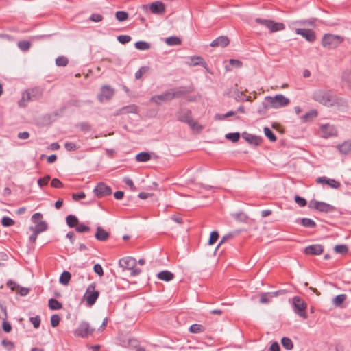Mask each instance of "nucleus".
<instances>
[{
  "label": "nucleus",
  "mask_w": 351,
  "mask_h": 351,
  "mask_svg": "<svg viewBox=\"0 0 351 351\" xmlns=\"http://www.w3.org/2000/svg\"><path fill=\"white\" fill-rule=\"evenodd\" d=\"M195 90L193 85L179 86L171 88L173 99L185 98L187 101L192 102L197 100L195 96H187Z\"/></svg>",
  "instance_id": "obj_1"
},
{
  "label": "nucleus",
  "mask_w": 351,
  "mask_h": 351,
  "mask_svg": "<svg viewBox=\"0 0 351 351\" xmlns=\"http://www.w3.org/2000/svg\"><path fill=\"white\" fill-rule=\"evenodd\" d=\"M8 317L6 307L0 302V319L5 320Z\"/></svg>",
  "instance_id": "obj_57"
},
{
  "label": "nucleus",
  "mask_w": 351,
  "mask_h": 351,
  "mask_svg": "<svg viewBox=\"0 0 351 351\" xmlns=\"http://www.w3.org/2000/svg\"><path fill=\"white\" fill-rule=\"evenodd\" d=\"M229 43L230 40L226 36H220L213 40L210 45L213 47H225L228 45Z\"/></svg>",
  "instance_id": "obj_17"
},
{
  "label": "nucleus",
  "mask_w": 351,
  "mask_h": 351,
  "mask_svg": "<svg viewBox=\"0 0 351 351\" xmlns=\"http://www.w3.org/2000/svg\"><path fill=\"white\" fill-rule=\"evenodd\" d=\"M115 16H116V19L119 21L123 22V21H126L128 19L129 15H128V13L127 12H125V11H117L115 13Z\"/></svg>",
  "instance_id": "obj_42"
},
{
  "label": "nucleus",
  "mask_w": 351,
  "mask_h": 351,
  "mask_svg": "<svg viewBox=\"0 0 351 351\" xmlns=\"http://www.w3.org/2000/svg\"><path fill=\"white\" fill-rule=\"evenodd\" d=\"M61 318L59 315L55 314L51 317V325L52 327H56L59 325Z\"/></svg>",
  "instance_id": "obj_53"
},
{
  "label": "nucleus",
  "mask_w": 351,
  "mask_h": 351,
  "mask_svg": "<svg viewBox=\"0 0 351 351\" xmlns=\"http://www.w3.org/2000/svg\"><path fill=\"white\" fill-rule=\"evenodd\" d=\"M110 233L105 230L102 227L98 226L95 234V237L99 241H106L108 239Z\"/></svg>",
  "instance_id": "obj_21"
},
{
  "label": "nucleus",
  "mask_w": 351,
  "mask_h": 351,
  "mask_svg": "<svg viewBox=\"0 0 351 351\" xmlns=\"http://www.w3.org/2000/svg\"><path fill=\"white\" fill-rule=\"evenodd\" d=\"M149 71L148 66H141L136 73H135V78L136 80H139L141 78L142 75Z\"/></svg>",
  "instance_id": "obj_47"
},
{
  "label": "nucleus",
  "mask_w": 351,
  "mask_h": 351,
  "mask_svg": "<svg viewBox=\"0 0 351 351\" xmlns=\"http://www.w3.org/2000/svg\"><path fill=\"white\" fill-rule=\"evenodd\" d=\"M237 101H251V97L245 95L243 92H237L235 97Z\"/></svg>",
  "instance_id": "obj_41"
},
{
  "label": "nucleus",
  "mask_w": 351,
  "mask_h": 351,
  "mask_svg": "<svg viewBox=\"0 0 351 351\" xmlns=\"http://www.w3.org/2000/svg\"><path fill=\"white\" fill-rule=\"evenodd\" d=\"M317 117V111L316 110H311L310 111L307 112L302 117V120L303 122L306 123V122L312 121Z\"/></svg>",
  "instance_id": "obj_28"
},
{
  "label": "nucleus",
  "mask_w": 351,
  "mask_h": 351,
  "mask_svg": "<svg viewBox=\"0 0 351 351\" xmlns=\"http://www.w3.org/2000/svg\"><path fill=\"white\" fill-rule=\"evenodd\" d=\"M240 136L241 135L239 132H232L226 134V138L233 143L237 142L239 140Z\"/></svg>",
  "instance_id": "obj_44"
},
{
  "label": "nucleus",
  "mask_w": 351,
  "mask_h": 351,
  "mask_svg": "<svg viewBox=\"0 0 351 351\" xmlns=\"http://www.w3.org/2000/svg\"><path fill=\"white\" fill-rule=\"evenodd\" d=\"M234 233H228L226 235H224L222 239H221L219 243L217 246V249H218L223 243H226L228 240L232 239L234 237Z\"/></svg>",
  "instance_id": "obj_56"
},
{
  "label": "nucleus",
  "mask_w": 351,
  "mask_h": 351,
  "mask_svg": "<svg viewBox=\"0 0 351 351\" xmlns=\"http://www.w3.org/2000/svg\"><path fill=\"white\" fill-rule=\"evenodd\" d=\"M296 33L302 35L309 42H313L315 40V34L313 30L310 29H297Z\"/></svg>",
  "instance_id": "obj_18"
},
{
  "label": "nucleus",
  "mask_w": 351,
  "mask_h": 351,
  "mask_svg": "<svg viewBox=\"0 0 351 351\" xmlns=\"http://www.w3.org/2000/svg\"><path fill=\"white\" fill-rule=\"evenodd\" d=\"M313 99L324 106H329L332 101L333 95L330 90L319 89L313 93Z\"/></svg>",
  "instance_id": "obj_4"
},
{
  "label": "nucleus",
  "mask_w": 351,
  "mask_h": 351,
  "mask_svg": "<svg viewBox=\"0 0 351 351\" xmlns=\"http://www.w3.org/2000/svg\"><path fill=\"white\" fill-rule=\"evenodd\" d=\"M342 79L348 83L349 86L351 87V71H346L343 72Z\"/></svg>",
  "instance_id": "obj_55"
},
{
  "label": "nucleus",
  "mask_w": 351,
  "mask_h": 351,
  "mask_svg": "<svg viewBox=\"0 0 351 351\" xmlns=\"http://www.w3.org/2000/svg\"><path fill=\"white\" fill-rule=\"evenodd\" d=\"M32 230H35L37 233L40 234L47 229V224L45 221H42L36 223L35 227H30Z\"/></svg>",
  "instance_id": "obj_32"
},
{
  "label": "nucleus",
  "mask_w": 351,
  "mask_h": 351,
  "mask_svg": "<svg viewBox=\"0 0 351 351\" xmlns=\"http://www.w3.org/2000/svg\"><path fill=\"white\" fill-rule=\"evenodd\" d=\"M64 147L69 152L75 151L76 149H78V147L77 146V145L75 143H72V142H66V143H64Z\"/></svg>",
  "instance_id": "obj_58"
},
{
  "label": "nucleus",
  "mask_w": 351,
  "mask_h": 351,
  "mask_svg": "<svg viewBox=\"0 0 351 351\" xmlns=\"http://www.w3.org/2000/svg\"><path fill=\"white\" fill-rule=\"evenodd\" d=\"M347 298V295L346 294H340L335 297L332 300L333 304L337 307L341 306L343 302Z\"/></svg>",
  "instance_id": "obj_34"
},
{
  "label": "nucleus",
  "mask_w": 351,
  "mask_h": 351,
  "mask_svg": "<svg viewBox=\"0 0 351 351\" xmlns=\"http://www.w3.org/2000/svg\"><path fill=\"white\" fill-rule=\"evenodd\" d=\"M235 112L234 111H229L227 113L224 114H215V119L216 120H223L229 117H231V116H233L235 114Z\"/></svg>",
  "instance_id": "obj_50"
},
{
  "label": "nucleus",
  "mask_w": 351,
  "mask_h": 351,
  "mask_svg": "<svg viewBox=\"0 0 351 351\" xmlns=\"http://www.w3.org/2000/svg\"><path fill=\"white\" fill-rule=\"evenodd\" d=\"M190 66H202V67L207 69V63L204 61V58L201 56H194L190 57Z\"/></svg>",
  "instance_id": "obj_22"
},
{
  "label": "nucleus",
  "mask_w": 351,
  "mask_h": 351,
  "mask_svg": "<svg viewBox=\"0 0 351 351\" xmlns=\"http://www.w3.org/2000/svg\"><path fill=\"white\" fill-rule=\"evenodd\" d=\"M75 231L79 233L88 232L90 231V228L82 223H80L79 222L78 225L75 228Z\"/></svg>",
  "instance_id": "obj_46"
},
{
  "label": "nucleus",
  "mask_w": 351,
  "mask_h": 351,
  "mask_svg": "<svg viewBox=\"0 0 351 351\" xmlns=\"http://www.w3.org/2000/svg\"><path fill=\"white\" fill-rule=\"evenodd\" d=\"M219 233L217 231H213L211 232L210 234V238L208 240V245H213L219 239Z\"/></svg>",
  "instance_id": "obj_49"
},
{
  "label": "nucleus",
  "mask_w": 351,
  "mask_h": 351,
  "mask_svg": "<svg viewBox=\"0 0 351 351\" xmlns=\"http://www.w3.org/2000/svg\"><path fill=\"white\" fill-rule=\"evenodd\" d=\"M271 108L270 106H269L268 101L265 100L262 102V104L259 106L257 109V113L262 117H265L267 116L268 109Z\"/></svg>",
  "instance_id": "obj_25"
},
{
  "label": "nucleus",
  "mask_w": 351,
  "mask_h": 351,
  "mask_svg": "<svg viewBox=\"0 0 351 351\" xmlns=\"http://www.w3.org/2000/svg\"><path fill=\"white\" fill-rule=\"evenodd\" d=\"M69 63V60L65 56H58L56 59V64L58 66H66Z\"/></svg>",
  "instance_id": "obj_43"
},
{
  "label": "nucleus",
  "mask_w": 351,
  "mask_h": 351,
  "mask_svg": "<svg viewBox=\"0 0 351 351\" xmlns=\"http://www.w3.org/2000/svg\"><path fill=\"white\" fill-rule=\"evenodd\" d=\"M95 330V328L91 327L87 322L83 321L80 323L78 327L74 331V335L76 337L87 338L92 335Z\"/></svg>",
  "instance_id": "obj_8"
},
{
  "label": "nucleus",
  "mask_w": 351,
  "mask_h": 351,
  "mask_svg": "<svg viewBox=\"0 0 351 351\" xmlns=\"http://www.w3.org/2000/svg\"><path fill=\"white\" fill-rule=\"evenodd\" d=\"M71 274L69 271H64L59 278V282L63 285H67L71 280Z\"/></svg>",
  "instance_id": "obj_29"
},
{
  "label": "nucleus",
  "mask_w": 351,
  "mask_h": 351,
  "mask_svg": "<svg viewBox=\"0 0 351 351\" xmlns=\"http://www.w3.org/2000/svg\"><path fill=\"white\" fill-rule=\"evenodd\" d=\"M114 94V89L112 88L110 86L105 85L102 86L101 93L98 96V98L101 101H103V98L108 100L113 97Z\"/></svg>",
  "instance_id": "obj_16"
},
{
  "label": "nucleus",
  "mask_w": 351,
  "mask_h": 351,
  "mask_svg": "<svg viewBox=\"0 0 351 351\" xmlns=\"http://www.w3.org/2000/svg\"><path fill=\"white\" fill-rule=\"evenodd\" d=\"M300 220V223L305 228H315L317 225L316 223L309 218H302Z\"/></svg>",
  "instance_id": "obj_33"
},
{
  "label": "nucleus",
  "mask_w": 351,
  "mask_h": 351,
  "mask_svg": "<svg viewBox=\"0 0 351 351\" xmlns=\"http://www.w3.org/2000/svg\"><path fill=\"white\" fill-rule=\"evenodd\" d=\"M189 331L193 334L200 333L204 331V327L198 324H193L189 328Z\"/></svg>",
  "instance_id": "obj_39"
},
{
  "label": "nucleus",
  "mask_w": 351,
  "mask_h": 351,
  "mask_svg": "<svg viewBox=\"0 0 351 351\" xmlns=\"http://www.w3.org/2000/svg\"><path fill=\"white\" fill-rule=\"evenodd\" d=\"M119 265L123 269L130 270L136 267V261L134 258L127 256L121 258Z\"/></svg>",
  "instance_id": "obj_14"
},
{
  "label": "nucleus",
  "mask_w": 351,
  "mask_h": 351,
  "mask_svg": "<svg viewBox=\"0 0 351 351\" xmlns=\"http://www.w3.org/2000/svg\"><path fill=\"white\" fill-rule=\"evenodd\" d=\"M264 133L267 138H268L271 141L274 142L276 141L277 138L274 133L272 132L271 129L267 127L264 128Z\"/></svg>",
  "instance_id": "obj_45"
},
{
  "label": "nucleus",
  "mask_w": 351,
  "mask_h": 351,
  "mask_svg": "<svg viewBox=\"0 0 351 351\" xmlns=\"http://www.w3.org/2000/svg\"><path fill=\"white\" fill-rule=\"evenodd\" d=\"M131 37L128 35H119L117 36V40L121 44H125L131 40Z\"/></svg>",
  "instance_id": "obj_61"
},
{
  "label": "nucleus",
  "mask_w": 351,
  "mask_h": 351,
  "mask_svg": "<svg viewBox=\"0 0 351 351\" xmlns=\"http://www.w3.org/2000/svg\"><path fill=\"white\" fill-rule=\"evenodd\" d=\"M150 11L153 14H162L165 12V7L162 2L155 1L150 5Z\"/></svg>",
  "instance_id": "obj_19"
},
{
  "label": "nucleus",
  "mask_w": 351,
  "mask_h": 351,
  "mask_svg": "<svg viewBox=\"0 0 351 351\" xmlns=\"http://www.w3.org/2000/svg\"><path fill=\"white\" fill-rule=\"evenodd\" d=\"M93 270L99 277H101L104 276V270L100 264H99V263L95 264L93 267Z\"/></svg>",
  "instance_id": "obj_64"
},
{
  "label": "nucleus",
  "mask_w": 351,
  "mask_h": 351,
  "mask_svg": "<svg viewBox=\"0 0 351 351\" xmlns=\"http://www.w3.org/2000/svg\"><path fill=\"white\" fill-rule=\"evenodd\" d=\"M242 137L250 144L259 145L261 143V138L254 134H249L246 132H243Z\"/></svg>",
  "instance_id": "obj_20"
},
{
  "label": "nucleus",
  "mask_w": 351,
  "mask_h": 351,
  "mask_svg": "<svg viewBox=\"0 0 351 351\" xmlns=\"http://www.w3.org/2000/svg\"><path fill=\"white\" fill-rule=\"evenodd\" d=\"M66 222L67 226L69 228H75L80 221H79L78 218L75 215H69L66 217Z\"/></svg>",
  "instance_id": "obj_27"
},
{
  "label": "nucleus",
  "mask_w": 351,
  "mask_h": 351,
  "mask_svg": "<svg viewBox=\"0 0 351 351\" xmlns=\"http://www.w3.org/2000/svg\"><path fill=\"white\" fill-rule=\"evenodd\" d=\"M295 202L297 204H298L301 207H304L306 205L307 202L306 200L300 196L296 195L295 197Z\"/></svg>",
  "instance_id": "obj_62"
},
{
  "label": "nucleus",
  "mask_w": 351,
  "mask_h": 351,
  "mask_svg": "<svg viewBox=\"0 0 351 351\" xmlns=\"http://www.w3.org/2000/svg\"><path fill=\"white\" fill-rule=\"evenodd\" d=\"M336 253L345 254L348 252V248L346 245H337L334 248Z\"/></svg>",
  "instance_id": "obj_48"
},
{
  "label": "nucleus",
  "mask_w": 351,
  "mask_h": 351,
  "mask_svg": "<svg viewBox=\"0 0 351 351\" xmlns=\"http://www.w3.org/2000/svg\"><path fill=\"white\" fill-rule=\"evenodd\" d=\"M1 223L5 227H9L13 226L15 222L14 221L10 218L9 217H3L1 219Z\"/></svg>",
  "instance_id": "obj_51"
},
{
  "label": "nucleus",
  "mask_w": 351,
  "mask_h": 351,
  "mask_svg": "<svg viewBox=\"0 0 351 351\" xmlns=\"http://www.w3.org/2000/svg\"><path fill=\"white\" fill-rule=\"evenodd\" d=\"M96 284L95 282L88 285L84 295V300L88 306H91L96 302L99 296V291L95 289Z\"/></svg>",
  "instance_id": "obj_6"
},
{
  "label": "nucleus",
  "mask_w": 351,
  "mask_h": 351,
  "mask_svg": "<svg viewBox=\"0 0 351 351\" xmlns=\"http://www.w3.org/2000/svg\"><path fill=\"white\" fill-rule=\"evenodd\" d=\"M281 343L284 348L288 350H291L293 348V343L291 339L289 337H284L281 339Z\"/></svg>",
  "instance_id": "obj_36"
},
{
  "label": "nucleus",
  "mask_w": 351,
  "mask_h": 351,
  "mask_svg": "<svg viewBox=\"0 0 351 351\" xmlns=\"http://www.w3.org/2000/svg\"><path fill=\"white\" fill-rule=\"evenodd\" d=\"M18 47L23 51H27L31 47V43L27 40H21L17 43Z\"/></svg>",
  "instance_id": "obj_40"
},
{
  "label": "nucleus",
  "mask_w": 351,
  "mask_h": 351,
  "mask_svg": "<svg viewBox=\"0 0 351 351\" xmlns=\"http://www.w3.org/2000/svg\"><path fill=\"white\" fill-rule=\"evenodd\" d=\"M265 100L268 101L271 108L275 109L285 107L290 103L289 99L281 94L276 95L274 97L266 96Z\"/></svg>",
  "instance_id": "obj_5"
},
{
  "label": "nucleus",
  "mask_w": 351,
  "mask_h": 351,
  "mask_svg": "<svg viewBox=\"0 0 351 351\" xmlns=\"http://www.w3.org/2000/svg\"><path fill=\"white\" fill-rule=\"evenodd\" d=\"M308 208L317 210L324 213H332L335 210V207L324 202H319L312 199L308 203Z\"/></svg>",
  "instance_id": "obj_9"
},
{
  "label": "nucleus",
  "mask_w": 351,
  "mask_h": 351,
  "mask_svg": "<svg viewBox=\"0 0 351 351\" xmlns=\"http://www.w3.org/2000/svg\"><path fill=\"white\" fill-rule=\"evenodd\" d=\"M165 43L169 46L180 45L182 40L177 36H170L166 38Z\"/></svg>",
  "instance_id": "obj_35"
},
{
  "label": "nucleus",
  "mask_w": 351,
  "mask_h": 351,
  "mask_svg": "<svg viewBox=\"0 0 351 351\" xmlns=\"http://www.w3.org/2000/svg\"><path fill=\"white\" fill-rule=\"evenodd\" d=\"M173 99L171 89L167 90L163 94L156 95L151 97V101L160 104L162 101H167Z\"/></svg>",
  "instance_id": "obj_13"
},
{
  "label": "nucleus",
  "mask_w": 351,
  "mask_h": 351,
  "mask_svg": "<svg viewBox=\"0 0 351 351\" xmlns=\"http://www.w3.org/2000/svg\"><path fill=\"white\" fill-rule=\"evenodd\" d=\"M322 136L324 138H328L331 136H337V132L333 125L328 123L320 126Z\"/></svg>",
  "instance_id": "obj_12"
},
{
  "label": "nucleus",
  "mask_w": 351,
  "mask_h": 351,
  "mask_svg": "<svg viewBox=\"0 0 351 351\" xmlns=\"http://www.w3.org/2000/svg\"><path fill=\"white\" fill-rule=\"evenodd\" d=\"M1 344L8 350H11L14 348V343L7 339H3Z\"/></svg>",
  "instance_id": "obj_59"
},
{
  "label": "nucleus",
  "mask_w": 351,
  "mask_h": 351,
  "mask_svg": "<svg viewBox=\"0 0 351 351\" xmlns=\"http://www.w3.org/2000/svg\"><path fill=\"white\" fill-rule=\"evenodd\" d=\"M43 96V90L38 87H34L27 89L22 94V97L19 101V106L25 107V103L28 101H34L40 99Z\"/></svg>",
  "instance_id": "obj_2"
},
{
  "label": "nucleus",
  "mask_w": 351,
  "mask_h": 351,
  "mask_svg": "<svg viewBox=\"0 0 351 351\" xmlns=\"http://www.w3.org/2000/svg\"><path fill=\"white\" fill-rule=\"evenodd\" d=\"M176 117L178 121L187 123L193 130L197 125V123L193 119L192 112L189 108H180L176 112Z\"/></svg>",
  "instance_id": "obj_3"
},
{
  "label": "nucleus",
  "mask_w": 351,
  "mask_h": 351,
  "mask_svg": "<svg viewBox=\"0 0 351 351\" xmlns=\"http://www.w3.org/2000/svg\"><path fill=\"white\" fill-rule=\"evenodd\" d=\"M157 277L163 281L169 282L173 279L174 274L169 271L165 270L159 272Z\"/></svg>",
  "instance_id": "obj_26"
},
{
  "label": "nucleus",
  "mask_w": 351,
  "mask_h": 351,
  "mask_svg": "<svg viewBox=\"0 0 351 351\" xmlns=\"http://www.w3.org/2000/svg\"><path fill=\"white\" fill-rule=\"evenodd\" d=\"M51 177L49 175L45 176L43 178H41L38 180V184L40 187L45 186L48 184L49 181L50 180Z\"/></svg>",
  "instance_id": "obj_52"
},
{
  "label": "nucleus",
  "mask_w": 351,
  "mask_h": 351,
  "mask_svg": "<svg viewBox=\"0 0 351 351\" xmlns=\"http://www.w3.org/2000/svg\"><path fill=\"white\" fill-rule=\"evenodd\" d=\"M29 321L35 328H38L40 326V318L38 315L30 317Z\"/></svg>",
  "instance_id": "obj_60"
},
{
  "label": "nucleus",
  "mask_w": 351,
  "mask_h": 351,
  "mask_svg": "<svg viewBox=\"0 0 351 351\" xmlns=\"http://www.w3.org/2000/svg\"><path fill=\"white\" fill-rule=\"evenodd\" d=\"M324 251V247L320 244L311 245L304 248V253L307 255H319Z\"/></svg>",
  "instance_id": "obj_15"
},
{
  "label": "nucleus",
  "mask_w": 351,
  "mask_h": 351,
  "mask_svg": "<svg viewBox=\"0 0 351 351\" xmlns=\"http://www.w3.org/2000/svg\"><path fill=\"white\" fill-rule=\"evenodd\" d=\"M271 20H269V19H261V18H256L255 19V22L258 24H260V25H264L266 27H269V24L271 23Z\"/></svg>",
  "instance_id": "obj_63"
},
{
  "label": "nucleus",
  "mask_w": 351,
  "mask_h": 351,
  "mask_svg": "<svg viewBox=\"0 0 351 351\" xmlns=\"http://www.w3.org/2000/svg\"><path fill=\"white\" fill-rule=\"evenodd\" d=\"M293 305L294 312L296 314L304 319L307 317V314L306 313L307 304L302 299L298 296H295L293 298Z\"/></svg>",
  "instance_id": "obj_10"
},
{
  "label": "nucleus",
  "mask_w": 351,
  "mask_h": 351,
  "mask_svg": "<svg viewBox=\"0 0 351 351\" xmlns=\"http://www.w3.org/2000/svg\"><path fill=\"white\" fill-rule=\"evenodd\" d=\"M281 293V291L275 292L262 293L260 295V302L263 304H268L270 302V298L278 296Z\"/></svg>",
  "instance_id": "obj_23"
},
{
  "label": "nucleus",
  "mask_w": 351,
  "mask_h": 351,
  "mask_svg": "<svg viewBox=\"0 0 351 351\" xmlns=\"http://www.w3.org/2000/svg\"><path fill=\"white\" fill-rule=\"evenodd\" d=\"M48 306L51 310H59L62 308V304L55 298L49 300Z\"/></svg>",
  "instance_id": "obj_31"
},
{
  "label": "nucleus",
  "mask_w": 351,
  "mask_h": 351,
  "mask_svg": "<svg viewBox=\"0 0 351 351\" xmlns=\"http://www.w3.org/2000/svg\"><path fill=\"white\" fill-rule=\"evenodd\" d=\"M134 46L137 49L141 51L148 50L151 47V45L149 43L141 40L135 43Z\"/></svg>",
  "instance_id": "obj_38"
},
{
  "label": "nucleus",
  "mask_w": 351,
  "mask_h": 351,
  "mask_svg": "<svg viewBox=\"0 0 351 351\" xmlns=\"http://www.w3.org/2000/svg\"><path fill=\"white\" fill-rule=\"evenodd\" d=\"M77 127L83 132H88L91 130L90 125L87 122L80 123Z\"/></svg>",
  "instance_id": "obj_54"
},
{
  "label": "nucleus",
  "mask_w": 351,
  "mask_h": 351,
  "mask_svg": "<svg viewBox=\"0 0 351 351\" xmlns=\"http://www.w3.org/2000/svg\"><path fill=\"white\" fill-rule=\"evenodd\" d=\"M343 40V39L339 36L327 34L324 36L322 44L324 47L334 49L339 46Z\"/></svg>",
  "instance_id": "obj_7"
},
{
  "label": "nucleus",
  "mask_w": 351,
  "mask_h": 351,
  "mask_svg": "<svg viewBox=\"0 0 351 351\" xmlns=\"http://www.w3.org/2000/svg\"><path fill=\"white\" fill-rule=\"evenodd\" d=\"M151 159V155L148 152H143L136 156L138 162H147Z\"/></svg>",
  "instance_id": "obj_37"
},
{
  "label": "nucleus",
  "mask_w": 351,
  "mask_h": 351,
  "mask_svg": "<svg viewBox=\"0 0 351 351\" xmlns=\"http://www.w3.org/2000/svg\"><path fill=\"white\" fill-rule=\"evenodd\" d=\"M285 26L283 23H276L271 20L268 29L270 30V32H275L277 31L282 30L285 29Z\"/></svg>",
  "instance_id": "obj_30"
},
{
  "label": "nucleus",
  "mask_w": 351,
  "mask_h": 351,
  "mask_svg": "<svg viewBox=\"0 0 351 351\" xmlns=\"http://www.w3.org/2000/svg\"><path fill=\"white\" fill-rule=\"evenodd\" d=\"M337 149L342 154L347 155L351 154V140H348L342 144L338 145Z\"/></svg>",
  "instance_id": "obj_24"
},
{
  "label": "nucleus",
  "mask_w": 351,
  "mask_h": 351,
  "mask_svg": "<svg viewBox=\"0 0 351 351\" xmlns=\"http://www.w3.org/2000/svg\"><path fill=\"white\" fill-rule=\"evenodd\" d=\"M95 195L98 198L110 195L112 194V189L104 182H99L94 189Z\"/></svg>",
  "instance_id": "obj_11"
}]
</instances>
